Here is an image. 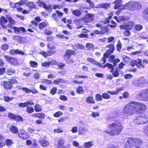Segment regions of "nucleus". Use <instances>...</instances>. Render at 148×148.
<instances>
[{
	"instance_id": "nucleus-22",
	"label": "nucleus",
	"mask_w": 148,
	"mask_h": 148,
	"mask_svg": "<svg viewBox=\"0 0 148 148\" xmlns=\"http://www.w3.org/2000/svg\"><path fill=\"white\" fill-rule=\"evenodd\" d=\"M134 10L141 9L142 6L140 4L137 2H133Z\"/></svg>"
},
{
	"instance_id": "nucleus-29",
	"label": "nucleus",
	"mask_w": 148,
	"mask_h": 148,
	"mask_svg": "<svg viewBox=\"0 0 148 148\" xmlns=\"http://www.w3.org/2000/svg\"><path fill=\"white\" fill-rule=\"evenodd\" d=\"M76 92L79 94H82L84 93V90L81 86H78L76 89Z\"/></svg>"
},
{
	"instance_id": "nucleus-56",
	"label": "nucleus",
	"mask_w": 148,
	"mask_h": 148,
	"mask_svg": "<svg viewBox=\"0 0 148 148\" xmlns=\"http://www.w3.org/2000/svg\"><path fill=\"white\" fill-rule=\"evenodd\" d=\"M132 77V75L130 74H126L124 76V78L126 79L131 78Z\"/></svg>"
},
{
	"instance_id": "nucleus-15",
	"label": "nucleus",
	"mask_w": 148,
	"mask_h": 148,
	"mask_svg": "<svg viewBox=\"0 0 148 148\" xmlns=\"http://www.w3.org/2000/svg\"><path fill=\"white\" fill-rule=\"evenodd\" d=\"M88 130L86 127L80 126L79 129V134L80 135H84L87 132Z\"/></svg>"
},
{
	"instance_id": "nucleus-57",
	"label": "nucleus",
	"mask_w": 148,
	"mask_h": 148,
	"mask_svg": "<svg viewBox=\"0 0 148 148\" xmlns=\"http://www.w3.org/2000/svg\"><path fill=\"white\" fill-rule=\"evenodd\" d=\"M9 47V45H8L3 44L1 47V48L3 50H7Z\"/></svg>"
},
{
	"instance_id": "nucleus-45",
	"label": "nucleus",
	"mask_w": 148,
	"mask_h": 148,
	"mask_svg": "<svg viewBox=\"0 0 148 148\" xmlns=\"http://www.w3.org/2000/svg\"><path fill=\"white\" fill-rule=\"evenodd\" d=\"M143 28V27L141 25H135V29L137 31H139Z\"/></svg>"
},
{
	"instance_id": "nucleus-43",
	"label": "nucleus",
	"mask_w": 148,
	"mask_h": 148,
	"mask_svg": "<svg viewBox=\"0 0 148 148\" xmlns=\"http://www.w3.org/2000/svg\"><path fill=\"white\" fill-rule=\"evenodd\" d=\"M118 68H116V70L112 73V75L115 77H117L119 76V73Z\"/></svg>"
},
{
	"instance_id": "nucleus-60",
	"label": "nucleus",
	"mask_w": 148,
	"mask_h": 148,
	"mask_svg": "<svg viewBox=\"0 0 148 148\" xmlns=\"http://www.w3.org/2000/svg\"><path fill=\"white\" fill-rule=\"evenodd\" d=\"M8 117L12 119H15V117L16 116L15 115L13 114L12 113H10L8 114Z\"/></svg>"
},
{
	"instance_id": "nucleus-52",
	"label": "nucleus",
	"mask_w": 148,
	"mask_h": 148,
	"mask_svg": "<svg viewBox=\"0 0 148 148\" xmlns=\"http://www.w3.org/2000/svg\"><path fill=\"white\" fill-rule=\"evenodd\" d=\"M37 117L39 119H44L45 117V114L43 113H37Z\"/></svg>"
},
{
	"instance_id": "nucleus-61",
	"label": "nucleus",
	"mask_w": 148,
	"mask_h": 148,
	"mask_svg": "<svg viewBox=\"0 0 148 148\" xmlns=\"http://www.w3.org/2000/svg\"><path fill=\"white\" fill-rule=\"evenodd\" d=\"M67 118L66 117H62L60 118L58 120V122L59 123H62L64 122Z\"/></svg>"
},
{
	"instance_id": "nucleus-59",
	"label": "nucleus",
	"mask_w": 148,
	"mask_h": 148,
	"mask_svg": "<svg viewBox=\"0 0 148 148\" xmlns=\"http://www.w3.org/2000/svg\"><path fill=\"white\" fill-rule=\"evenodd\" d=\"M23 91L27 93H29L30 92V90L27 88H21Z\"/></svg>"
},
{
	"instance_id": "nucleus-31",
	"label": "nucleus",
	"mask_w": 148,
	"mask_h": 148,
	"mask_svg": "<svg viewBox=\"0 0 148 148\" xmlns=\"http://www.w3.org/2000/svg\"><path fill=\"white\" fill-rule=\"evenodd\" d=\"M93 145V142L92 141H89L87 142L84 143V146L85 147H89L92 146Z\"/></svg>"
},
{
	"instance_id": "nucleus-38",
	"label": "nucleus",
	"mask_w": 148,
	"mask_h": 148,
	"mask_svg": "<svg viewBox=\"0 0 148 148\" xmlns=\"http://www.w3.org/2000/svg\"><path fill=\"white\" fill-rule=\"evenodd\" d=\"M82 20L80 19H78L75 20L74 21V23L77 25H81L82 23Z\"/></svg>"
},
{
	"instance_id": "nucleus-63",
	"label": "nucleus",
	"mask_w": 148,
	"mask_h": 148,
	"mask_svg": "<svg viewBox=\"0 0 148 148\" xmlns=\"http://www.w3.org/2000/svg\"><path fill=\"white\" fill-rule=\"evenodd\" d=\"M44 2H43L42 1L38 0V1H36V3L38 6L40 7H41L42 6Z\"/></svg>"
},
{
	"instance_id": "nucleus-46",
	"label": "nucleus",
	"mask_w": 148,
	"mask_h": 148,
	"mask_svg": "<svg viewBox=\"0 0 148 148\" xmlns=\"http://www.w3.org/2000/svg\"><path fill=\"white\" fill-rule=\"evenodd\" d=\"M122 47V44L119 40H118V44L116 46L117 50L118 51H119Z\"/></svg>"
},
{
	"instance_id": "nucleus-14",
	"label": "nucleus",
	"mask_w": 148,
	"mask_h": 148,
	"mask_svg": "<svg viewBox=\"0 0 148 148\" xmlns=\"http://www.w3.org/2000/svg\"><path fill=\"white\" fill-rule=\"evenodd\" d=\"M30 101H32V100ZM34 103L33 102L30 101H26L24 103H21L18 104V106L19 107L24 108L26 107H28L29 105H33Z\"/></svg>"
},
{
	"instance_id": "nucleus-23",
	"label": "nucleus",
	"mask_w": 148,
	"mask_h": 148,
	"mask_svg": "<svg viewBox=\"0 0 148 148\" xmlns=\"http://www.w3.org/2000/svg\"><path fill=\"white\" fill-rule=\"evenodd\" d=\"M10 130L14 133H17L18 132L17 128L13 125H12L10 128Z\"/></svg>"
},
{
	"instance_id": "nucleus-54",
	"label": "nucleus",
	"mask_w": 148,
	"mask_h": 148,
	"mask_svg": "<svg viewBox=\"0 0 148 148\" xmlns=\"http://www.w3.org/2000/svg\"><path fill=\"white\" fill-rule=\"evenodd\" d=\"M94 33L97 35L100 34H103L105 33V32H103V31L101 30V32L98 31V30H95L93 31Z\"/></svg>"
},
{
	"instance_id": "nucleus-51",
	"label": "nucleus",
	"mask_w": 148,
	"mask_h": 148,
	"mask_svg": "<svg viewBox=\"0 0 148 148\" xmlns=\"http://www.w3.org/2000/svg\"><path fill=\"white\" fill-rule=\"evenodd\" d=\"M40 74L39 73H36L34 75L33 77L35 79H37L40 78Z\"/></svg>"
},
{
	"instance_id": "nucleus-3",
	"label": "nucleus",
	"mask_w": 148,
	"mask_h": 148,
	"mask_svg": "<svg viewBox=\"0 0 148 148\" xmlns=\"http://www.w3.org/2000/svg\"><path fill=\"white\" fill-rule=\"evenodd\" d=\"M142 144L143 142L139 139L129 138L126 139L125 147L126 148H138Z\"/></svg>"
},
{
	"instance_id": "nucleus-2",
	"label": "nucleus",
	"mask_w": 148,
	"mask_h": 148,
	"mask_svg": "<svg viewBox=\"0 0 148 148\" xmlns=\"http://www.w3.org/2000/svg\"><path fill=\"white\" fill-rule=\"evenodd\" d=\"M109 131L106 130L105 132L112 135L119 134L122 130L123 127L120 122L116 121L108 125Z\"/></svg>"
},
{
	"instance_id": "nucleus-62",
	"label": "nucleus",
	"mask_w": 148,
	"mask_h": 148,
	"mask_svg": "<svg viewBox=\"0 0 148 148\" xmlns=\"http://www.w3.org/2000/svg\"><path fill=\"white\" fill-rule=\"evenodd\" d=\"M111 23L112 24L109 25V26H110L111 28L114 27L116 26V23L113 21H111Z\"/></svg>"
},
{
	"instance_id": "nucleus-40",
	"label": "nucleus",
	"mask_w": 148,
	"mask_h": 148,
	"mask_svg": "<svg viewBox=\"0 0 148 148\" xmlns=\"http://www.w3.org/2000/svg\"><path fill=\"white\" fill-rule=\"evenodd\" d=\"M100 6L106 9H107L110 7V4L106 3H101L100 5Z\"/></svg>"
},
{
	"instance_id": "nucleus-44",
	"label": "nucleus",
	"mask_w": 148,
	"mask_h": 148,
	"mask_svg": "<svg viewBox=\"0 0 148 148\" xmlns=\"http://www.w3.org/2000/svg\"><path fill=\"white\" fill-rule=\"evenodd\" d=\"M86 47L88 50H91L94 49V45L91 43H87Z\"/></svg>"
},
{
	"instance_id": "nucleus-64",
	"label": "nucleus",
	"mask_w": 148,
	"mask_h": 148,
	"mask_svg": "<svg viewBox=\"0 0 148 148\" xmlns=\"http://www.w3.org/2000/svg\"><path fill=\"white\" fill-rule=\"evenodd\" d=\"M92 116L94 117H98L99 116V113L98 112H93L92 113Z\"/></svg>"
},
{
	"instance_id": "nucleus-11",
	"label": "nucleus",
	"mask_w": 148,
	"mask_h": 148,
	"mask_svg": "<svg viewBox=\"0 0 148 148\" xmlns=\"http://www.w3.org/2000/svg\"><path fill=\"white\" fill-rule=\"evenodd\" d=\"M140 95L144 100H148V89L143 90L141 91Z\"/></svg>"
},
{
	"instance_id": "nucleus-33",
	"label": "nucleus",
	"mask_w": 148,
	"mask_h": 148,
	"mask_svg": "<svg viewBox=\"0 0 148 148\" xmlns=\"http://www.w3.org/2000/svg\"><path fill=\"white\" fill-rule=\"evenodd\" d=\"M26 5L27 7L30 8H34L36 7L35 5L32 2L27 3Z\"/></svg>"
},
{
	"instance_id": "nucleus-27",
	"label": "nucleus",
	"mask_w": 148,
	"mask_h": 148,
	"mask_svg": "<svg viewBox=\"0 0 148 148\" xmlns=\"http://www.w3.org/2000/svg\"><path fill=\"white\" fill-rule=\"evenodd\" d=\"M35 110L36 112L41 111L42 110L41 106L39 104H37L34 106Z\"/></svg>"
},
{
	"instance_id": "nucleus-24",
	"label": "nucleus",
	"mask_w": 148,
	"mask_h": 148,
	"mask_svg": "<svg viewBox=\"0 0 148 148\" xmlns=\"http://www.w3.org/2000/svg\"><path fill=\"white\" fill-rule=\"evenodd\" d=\"M70 57H71L69 56L64 55V58L68 63H73L74 62V61L72 59H71Z\"/></svg>"
},
{
	"instance_id": "nucleus-39",
	"label": "nucleus",
	"mask_w": 148,
	"mask_h": 148,
	"mask_svg": "<svg viewBox=\"0 0 148 148\" xmlns=\"http://www.w3.org/2000/svg\"><path fill=\"white\" fill-rule=\"evenodd\" d=\"M30 65L33 67H36L38 66V63L35 61H31L30 62Z\"/></svg>"
},
{
	"instance_id": "nucleus-35",
	"label": "nucleus",
	"mask_w": 148,
	"mask_h": 148,
	"mask_svg": "<svg viewBox=\"0 0 148 148\" xmlns=\"http://www.w3.org/2000/svg\"><path fill=\"white\" fill-rule=\"evenodd\" d=\"M6 145L8 146H10L13 144V140L10 139H7L5 140Z\"/></svg>"
},
{
	"instance_id": "nucleus-55",
	"label": "nucleus",
	"mask_w": 148,
	"mask_h": 148,
	"mask_svg": "<svg viewBox=\"0 0 148 148\" xmlns=\"http://www.w3.org/2000/svg\"><path fill=\"white\" fill-rule=\"evenodd\" d=\"M13 99L12 98H10L8 96H5L4 97V100L6 102H9L10 100H12Z\"/></svg>"
},
{
	"instance_id": "nucleus-10",
	"label": "nucleus",
	"mask_w": 148,
	"mask_h": 148,
	"mask_svg": "<svg viewBox=\"0 0 148 148\" xmlns=\"http://www.w3.org/2000/svg\"><path fill=\"white\" fill-rule=\"evenodd\" d=\"M9 53L10 54L13 56H14L15 54H21L23 55L25 54V53L24 52L20 51L18 49H16L15 50H10Z\"/></svg>"
},
{
	"instance_id": "nucleus-49",
	"label": "nucleus",
	"mask_w": 148,
	"mask_h": 148,
	"mask_svg": "<svg viewBox=\"0 0 148 148\" xmlns=\"http://www.w3.org/2000/svg\"><path fill=\"white\" fill-rule=\"evenodd\" d=\"M96 99L97 101H99L102 100V97L101 95L99 94L96 95L95 96Z\"/></svg>"
},
{
	"instance_id": "nucleus-41",
	"label": "nucleus",
	"mask_w": 148,
	"mask_h": 148,
	"mask_svg": "<svg viewBox=\"0 0 148 148\" xmlns=\"http://www.w3.org/2000/svg\"><path fill=\"white\" fill-rule=\"evenodd\" d=\"M64 145V141L63 140H60L58 142V148L62 147Z\"/></svg>"
},
{
	"instance_id": "nucleus-34",
	"label": "nucleus",
	"mask_w": 148,
	"mask_h": 148,
	"mask_svg": "<svg viewBox=\"0 0 148 148\" xmlns=\"http://www.w3.org/2000/svg\"><path fill=\"white\" fill-rule=\"evenodd\" d=\"M64 82V80L60 78H58L54 81L53 83L55 84L58 85L60 83H62Z\"/></svg>"
},
{
	"instance_id": "nucleus-47",
	"label": "nucleus",
	"mask_w": 148,
	"mask_h": 148,
	"mask_svg": "<svg viewBox=\"0 0 148 148\" xmlns=\"http://www.w3.org/2000/svg\"><path fill=\"white\" fill-rule=\"evenodd\" d=\"M102 97L103 99H108L110 97V95L106 93H104L102 94Z\"/></svg>"
},
{
	"instance_id": "nucleus-20",
	"label": "nucleus",
	"mask_w": 148,
	"mask_h": 148,
	"mask_svg": "<svg viewBox=\"0 0 148 148\" xmlns=\"http://www.w3.org/2000/svg\"><path fill=\"white\" fill-rule=\"evenodd\" d=\"M136 66L139 68H144L145 67L144 64H142V61L141 59H138L136 61Z\"/></svg>"
},
{
	"instance_id": "nucleus-19",
	"label": "nucleus",
	"mask_w": 148,
	"mask_h": 148,
	"mask_svg": "<svg viewBox=\"0 0 148 148\" xmlns=\"http://www.w3.org/2000/svg\"><path fill=\"white\" fill-rule=\"evenodd\" d=\"M39 142L42 146L43 147H47L49 145V142L45 139L40 141Z\"/></svg>"
},
{
	"instance_id": "nucleus-36",
	"label": "nucleus",
	"mask_w": 148,
	"mask_h": 148,
	"mask_svg": "<svg viewBox=\"0 0 148 148\" xmlns=\"http://www.w3.org/2000/svg\"><path fill=\"white\" fill-rule=\"evenodd\" d=\"M26 111L28 113H31L34 112V110L32 107L28 106L26 108Z\"/></svg>"
},
{
	"instance_id": "nucleus-53",
	"label": "nucleus",
	"mask_w": 148,
	"mask_h": 148,
	"mask_svg": "<svg viewBox=\"0 0 148 148\" xmlns=\"http://www.w3.org/2000/svg\"><path fill=\"white\" fill-rule=\"evenodd\" d=\"M52 64L51 62L50 61L49 62H46L45 63H42V66L46 67L49 66L50 64Z\"/></svg>"
},
{
	"instance_id": "nucleus-16",
	"label": "nucleus",
	"mask_w": 148,
	"mask_h": 148,
	"mask_svg": "<svg viewBox=\"0 0 148 148\" xmlns=\"http://www.w3.org/2000/svg\"><path fill=\"white\" fill-rule=\"evenodd\" d=\"M18 136L24 139H27L28 137L27 133L23 130L21 131L18 134Z\"/></svg>"
},
{
	"instance_id": "nucleus-13",
	"label": "nucleus",
	"mask_w": 148,
	"mask_h": 148,
	"mask_svg": "<svg viewBox=\"0 0 148 148\" xmlns=\"http://www.w3.org/2000/svg\"><path fill=\"white\" fill-rule=\"evenodd\" d=\"M14 32L16 34H18L20 33H25L26 31L24 27H13Z\"/></svg>"
},
{
	"instance_id": "nucleus-50",
	"label": "nucleus",
	"mask_w": 148,
	"mask_h": 148,
	"mask_svg": "<svg viewBox=\"0 0 148 148\" xmlns=\"http://www.w3.org/2000/svg\"><path fill=\"white\" fill-rule=\"evenodd\" d=\"M57 90V88L54 87L51 90L50 92L52 95H54L56 93Z\"/></svg>"
},
{
	"instance_id": "nucleus-5",
	"label": "nucleus",
	"mask_w": 148,
	"mask_h": 148,
	"mask_svg": "<svg viewBox=\"0 0 148 148\" xmlns=\"http://www.w3.org/2000/svg\"><path fill=\"white\" fill-rule=\"evenodd\" d=\"M4 58L11 64L17 65L18 64V59L16 58L9 56L5 55Z\"/></svg>"
},
{
	"instance_id": "nucleus-26",
	"label": "nucleus",
	"mask_w": 148,
	"mask_h": 148,
	"mask_svg": "<svg viewBox=\"0 0 148 148\" xmlns=\"http://www.w3.org/2000/svg\"><path fill=\"white\" fill-rule=\"evenodd\" d=\"M50 49L51 50H49L47 52V55H48V56H51L55 52V51L54 50L55 49L54 47H50Z\"/></svg>"
},
{
	"instance_id": "nucleus-25",
	"label": "nucleus",
	"mask_w": 148,
	"mask_h": 148,
	"mask_svg": "<svg viewBox=\"0 0 148 148\" xmlns=\"http://www.w3.org/2000/svg\"><path fill=\"white\" fill-rule=\"evenodd\" d=\"M47 23L45 22H42L40 23L38 25L39 28L40 29H42L46 27Z\"/></svg>"
},
{
	"instance_id": "nucleus-32",
	"label": "nucleus",
	"mask_w": 148,
	"mask_h": 148,
	"mask_svg": "<svg viewBox=\"0 0 148 148\" xmlns=\"http://www.w3.org/2000/svg\"><path fill=\"white\" fill-rule=\"evenodd\" d=\"M6 72L9 75H12L15 72V71L13 69L9 68L7 69Z\"/></svg>"
},
{
	"instance_id": "nucleus-6",
	"label": "nucleus",
	"mask_w": 148,
	"mask_h": 148,
	"mask_svg": "<svg viewBox=\"0 0 148 148\" xmlns=\"http://www.w3.org/2000/svg\"><path fill=\"white\" fill-rule=\"evenodd\" d=\"M140 117L139 116H137L136 118L134 119V122L136 125H139L140 124H143L146 123L148 122V120H147L145 121H144V118H142L143 116L141 114L140 115Z\"/></svg>"
},
{
	"instance_id": "nucleus-9",
	"label": "nucleus",
	"mask_w": 148,
	"mask_h": 148,
	"mask_svg": "<svg viewBox=\"0 0 148 148\" xmlns=\"http://www.w3.org/2000/svg\"><path fill=\"white\" fill-rule=\"evenodd\" d=\"M134 25V23L133 22L129 21L125 25L121 26V29L131 30Z\"/></svg>"
},
{
	"instance_id": "nucleus-42",
	"label": "nucleus",
	"mask_w": 148,
	"mask_h": 148,
	"mask_svg": "<svg viewBox=\"0 0 148 148\" xmlns=\"http://www.w3.org/2000/svg\"><path fill=\"white\" fill-rule=\"evenodd\" d=\"M15 120L18 122L23 121V118L19 115L16 116Z\"/></svg>"
},
{
	"instance_id": "nucleus-30",
	"label": "nucleus",
	"mask_w": 148,
	"mask_h": 148,
	"mask_svg": "<svg viewBox=\"0 0 148 148\" xmlns=\"http://www.w3.org/2000/svg\"><path fill=\"white\" fill-rule=\"evenodd\" d=\"M86 102L89 103H94L95 102L92 97H88L86 98Z\"/></svg>"
},
{
	"instance_id": "nucleus-37",
	"label": "nucleus",
	"mask_w": 148,
	"mask_h": 148,
	"mask_svg": "<svg viewBox=\"0 0 148 148\" xmlns=\"http://www.w3.org/2000/svg\"><path fill=\"white\" fill-rule=\"evenodd\" d=\"M74 53V51L70 50H67L65 53V55L71 57V56Z\"/></svg>"
},
{
	"instance_id": "nucleus-48",
	"label": "nucleus",
	"mask_w": 148,
	"mask_h": 148,
	"mask_svg": "<svg viewBox=\"0 0 148 148\" xmlns=\"http://www.w3.org/2000/svg\"><path fill=\"white\" fill-rule=\"evenodd\" d=\"M62 114V113L60 111H58L56 112L54 114V116L55 117H59L61 116Z\"/></svg>"
},
{
	"instance_id": "nucleus-12",
	"label": "nucleus",
	"mask_w": 148,
	"mask_h": 148,
	"mask_svg": "<svg viewBox=\"0 0 148 148\" xmlns=\"http://www.w3.org/2000/svg\"><path fill=\"white\" fill-rule=\"evenodd\" d=\"M8 22L7 20L4 17L2 16L0 18V24L1 27L4 29H7V26L5 25Z\"/></svg>"
},
{
	"instance_id": "nucleus-4",
	"label": "nucleus",
	"mask_w": 148,
	"mask_h": 148,
	"mask_svg": "<svg viewBox=\"0 0 148 148\" xmlns=\"http://www.w3.org/2000/svg\"><path fill=\"white\" fill-rule=\"evenodd\" d=\"M107 47L109 48L106 51V52L103 54V57L102 58V60L103 61V64H104L106 62V60L105 58H108L112 53L114 50V46L113 44H109L106 46Z\"/></svg>"
},
{
	"instance_id": "nucleus-8",
	"label": "nucleus",
	"mask_w": 148,
	"mask_h": 148,
	"mask_svg": "<svg viewBox=\"0 0 148 148\" xmlns=\"http://www.w3.org/2000/svg\"><path fill=\"white\" fill-rule=\"evenodd\" d=\"M145 81V79L143 77L138 79L135 80L133 82V85L139 87L142 85Z\"/></svg>"
},
{
	"instance_id": "nucleus-18",
	"label": "nucleus",
	"mask_w": 148,
	"mask_h": 148,
	"mask_svg": "<svg viewBox=\"0 0 148 148\" xmlns=\"http://www.w3.org/2000/svg\"><path fill=\"white\" fill-rule=\"evenodd\" d=\"M3 85L4 88L7 90H10L11 89L12 86L11 84L8 81L4 82Z\"/></svg>"
},
{
	"instance_id": "nucleus-17",
	"label": "nucleus",
	"mask_w": 148,
	"mask_h": 148,
	"mask_svg": "<svg viewBox=\"0 0 148 148\" xmlns=\"http://www.w3.org/2000/svg\"><path fill=\"white\" fill-rule=\"evenodd\" d=\"M113 3L115 4L114 8L116 9L119 8L121 7L122 1L121 0H116Z\"/></svg>"
},
{
	"instance_id": "nucleus-21",
	"label": "nucleus",
	"mask_w": 148,
	"mask_h": 148,
	"mask_svg": "<svg viewBox=\"0 0 148 148\" xmlns=\"http://www.w3.org/2000/svg\"><path fill=\"white\" fill-rule=\"evenodd\" d=\"M133 4V2H129L126 4L125 7L129 10H134Z\"/></svg>"
},
{
	"instance_id": "nucleus-7",
	"label": "nucleus",
	"mask_w": 148,
	"mask_h": 148,
	"mask_svg": "<svg viewBox=\"0 0 148 148\" xmlns=\"http://www.w3.org/2000/svg\"><path fill=\"white\" fill-rule=\"evenodd\" d=\"M95 15L93 14L88 13L86 14L83 18V20L86 23L91 22L94 20Z\"/></svg>"
},
{
	"instance_id": "nucleus-58",
	"label": "nucleus",
	"mask_w": 148,
	"mask_h": 148,
	"mask_svg": "<svg viewBox=\"0 0 148 148\" xmlns=\"http://www.w3.org/2000/svg\"><path fill=\"white\" fill-rule=\"evenodd\" d=\"M120 62V60L118 59H116L113 61V66H116L117 63Z\"/></svg>"
},
{
	"instance_id": "nucleus-28",
	"label": "nucleus",
	"mask_w": 148,
	"mask_h": 148,
	"mask_svg": "<svg viewBox=\"0 0 148 148\" xmlns=\"http://www.w3.org/2000/svg\"><path fill=\"white\" fill-rule=\"evenodd\" d=\"M72 13L73 14L77 16H79L82 14V12L81 11L77 10L73 11Z\"/></svg>"
},
{
	"instance_id": "nucleus-1",
	"label": "nucleus",
	"mask_w": 148,
	"mask_h": 148,
	"mask_svg": "<svg viewBox=\"0 0 148 148\" xmlns=\"http://www.w3.org/2000/svg\"><path fill=\"white\" fill-rule=\"evenodd\" d=\"M146 109V106L144 104L141 102L131 101L125 106L123 111L124 113L129 115L133 114L134 112L141 114V113L145 111Z\"/></svg>"
}]
</instances>
